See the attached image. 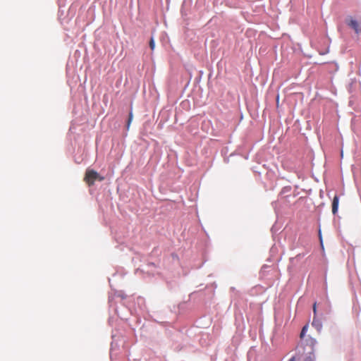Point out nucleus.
Here are the masks:
<instances>
[{"label": "nucleus", "instance_id": "obj_1", "mask_svg": "<svg viewBox=\"0 0 361 361\" xmlns=\"http://www.w3.org/2000/svg\"><path fill=\"white\" fill-rule=\"evenodd\" d=\"M104 179V177H101L99 173L92 169H87L86 171L84 180L88 184V185H93L96 180L100 181Z\"/></svg>", "mask_w": 361, "mask_h": 361}, {"label": "nucleus", "instance_id": "obj_2", "mask_svg": "<svg viewBox=\"0 0 361 361\" xmlns=\"http://www.w3.org/2000/svg\"><path fill=\"white\" fill-rule=\"evenodd\" d=\"M346 23L355 31L357 35H361V26L356 20H354L352 17H350L346 20Z\"/></svg>", "mask_w": 361, "mask_h": 361}, {"label": "nucleus", "instance_id": "obj_3", "mask_svg": "<svg viewBox=\"0 0 361 361\" xmlns=\"http://www.w3.org/2000/svg\"><path fill=\"white\" fill-rule=\"evenodd\" d=\"M339 198L335 195L332 201V213L336 214L338 212Z\"/></svg>", "mask_w": 361, "mask_h": 361}, {"label": "nucleus", "instance_id": "obj_4", "mask_svg": "<svg viewBox=\"0 0 361 361\" xmlns=\"http://www.w3.org/2000/svg\"><path fill=\"white\" fill-rule=\"evenodd\" d=\"M306 343L307 345H310L311 347H314L315 345V344L317 343V341L313 338H308L307 339H306Z\"/></svg>", "mask_w": 361, "mask_h": 361}, {"label": "nucleus", "instance_id": "obj_5", "mask_svg": "<svg viewBox=\"0 0 361 361\" xmlns=\"http://www.w3.org/2000/svg\"><path fill=\"white\" fill-rule=\"evenodd\" d=\"M307 329H308V326L307 325H305L302 327V331H301V333H300V338H303L307 331Z\"/></svg>", "mask_w": 361, "mask_h": 361}, {"label": "nucleus", "instance_id": "obj_6", "mask_svg": "<svg viewBox=\"0 0 361 361\" xmlns=\"http://www.w3.org/2000/svg\"><path fill=\"white\" fill-rule=\"evenodd\" d=\"M149 47L152 51L154 49V47H155L154 40L152 37L151 38V39L149 41Z\"/></svg>", "mask_w": 361, "mask_h": 361}, {"label": "nucleus", "instance_id": "obj_7", "mask_svg": "<svg viewBox=\"0 0 361 361\" xmlns=\"http://www.w3.org/2000/svg\"><path fill=\"white\" fill-rule=\"evenodd\" d=\"M131 122H132V120L128 119V122H127V128L128 129L129 128Z\"/></svg>", "mask_w": 361, "mask_h": 361}, {"label": "nucleus", "instance_id": "obj_8", "mask_svg": "<svg viewBox=\"0 0 361 361\" xmlns=\"http://www.w3.org/2000/svg\"><path fill=\"white\" fill-rule=\"evenodd\" d=\"M133 113H132V111H130V114H129L128 119L129 120H133Z\"/></svg>", "mask_w": 361, "mask_h": 361}, {"label": "nucleus", "instance_id": "obj_9", "mask_svg": "<svg viewBox=\"0 0 361 361\" xmlns=\"http://www.w3.org/2000/svg\"><path fill=\"white\" fill-rule=\"evenodd\" d=\"M316 305H317V304H316V302H315V303L314 304V305H313V310H314V313L316 312Z\"/></svg>", "mask_w": 361, "mask_h": 361}, {"label": "nucleus", "instance_id": "obj_10", "mask_svg": "<svg viewBox=\"0 0 361 361\" xmlns=\"http://www.w3.org/2000/svg\"><path fill=\"white\" fill-rule=\"evenodd\" d=\"M288 361H295V357H291Z\"/></svg>", "mask_w": 361, "mask_h": 361}]
</instances>
